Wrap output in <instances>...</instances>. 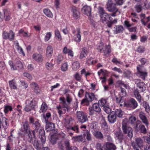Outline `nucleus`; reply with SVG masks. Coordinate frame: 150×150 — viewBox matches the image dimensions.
<instances>
[{
	"label": "nucleus",
	"instance_id": "1",
	"mask_svg": "<svg viewBox=\"0 0 150 150\" xmlns=\"http://www.w3.org/2000/svg\"><path fill=\"white\" fill-rule=\"evenodd\" d=\"M116 4L112 0H108L106 4V9L109 12H112L111 16L115 17L120 13V11L116 7Z\"/></svg>",
	"mask_w": 150,
	"mask_h": 150
},
{
	"label": "nucleus",
	"instance_id": "2",
	"mask_svg": "<svg viewBox=\"0 0 150 150\" xmlns=\"http://www.w3.org/2000/svg\"><path fill=\"white\" fill-rule=\"evenodd\" d=\"M110 15L108 13H104L100 16V20L103 23H107V26L109 28L112 27V25L116 23L117 22L116 19L112 21V18Z\"/></svg>",
	"mask_w": 150,
	"mask_h": 150
},
{
	"label": "nucleus",
	"instance_id": "3",
	"mask_svg": "<svg viewBox=\"0 0 150 150\" xmlns=\"http://www.w3.org/2000/svg\"><path fill=\"white\" fill-rule=\"evenodd\" d=\"M22 131L24 132H25L28 134V138L27 139L28 141L30 142L34 138L35 136V131L34 130L30 131L28 127V124L27 122H25L23 126L21 128Z\"/></svg>",
	"mask_w": 150,
	"mask_h": 150
},
{
	"label": "nucleus",
	"instance_id": "4",
	"mask_svg": "<svg viewBox=\"0 0 150 150\" xmlns=\"http://www.w3.org/2000/svg\"><path fill=\"white\" fill-rule=\"evenodd\" d=\"M65 126L68 131L73 130L76 132H79V128L77 125L72 127V122L73 119L69 116L65 118Z\"/></svg>",
	"mask_w": 150,
	"mask_h": 150
},
{
	"label": "nucleus",
	"instance_id": "5",
	"mask_svg": "<svg viewBox=\"0 0 150 150\" xmlns=\"http://www.w3.org/2000/svg\"><path fill=\"white\" fill-rule=\"evenodd\" d=\"M37 105V101L35 99L26 100L24 110L25 111L27 112L34 110Z\"/></svg>",
	"mask_w": 150,
	"mask_h": 150
},
{
	"label": "nucleus",
	"instance_id": "6",
	"mask_svg": "<svg viewBox=\"0 0 150 150\" xmlns=\"http://www.w3.org/2000/svg\"><path fill=\"white\" fill-rule=\"evenodd\" d=\"M128 121L127 118H125L123 120L122 123V129L124 133L127 134L128 137L131 138L133 136V131L131 127L127 126Z\"/></svg>",
	"mask_w": 150,
	"mask_h": 150
},
{
	"label": "nucleus",
	"instance_id": "7",
	"mask_svg": "<svg viewBox=\"0 0 150 150\" xmlns=\"http://www.w3.org/2000/svg\"><path fill=\"white\" fill-rule=\"evenodd\" d=\"M66 96L67 101H66L65 98L64 97H61L59 98L61 103L64 107L65 108L64 109L65 110H68V106L72 100V98L70 95L68 94H67Z\"/></svg>",
	"mask_w": 150,
	"mask_h": 150
},
{
	"label": "nucleus",
	"instance_id": "8",
	"mask_svg": "<svg viewBox=\"0 0 150 150\" xmlns=\"http://www.w3.org/2000/svg\"><path fill=\"white\" fill-rule=\"evenodd\" d=\"M76 116L78 120L81 122L84 123L88 120L87 115L82 111H77Z\"/></svg>",
	"mask_w": 150,
	"mask_h": 150
},
{
	"label": "nucleus",
	"instance_id": "9",
	"mask_svg": "<svg viewBox=\"0 0 150 150\" xmlns=\"http://www.w3.org/2000/svg\"><path fill=\"white\" fill-rule=\"evenodd\" d=\"M124 104L125 106L133 108H135L138 106L137 102L133 98H131L127 102H124Z\"/></svg>",
	"mask_w": 150,
	"mask_h": 150
},
{
	"label": "nucleus",
	"instance_id": "10",
	"mask_svg": "<svg viewBox=\"0 0 150 150\" xmlns=\"http://www.w3.org/2000/svg\"><path fill=\"white\" fill-rule=\"evenodd\" d=\"M101 110L100 108L99 107V105L98 103H95L92 105V107L89 108V114L92 115L94 113V111L99 113L100 115H101L99 112Z\"/></svg>",
	"mask_w": 150,
	"mask_h": 150
},
{
	"label": "nucleus",
	"instance_id": "11",
	"mask_svg": "<svg viewBox=\"0 0 150 150\" xmlns=\"http://www.w3.org/2000/svg\"><path fill=\"white\" fill-rule=\"evenodd\" d=\"M137 75L143 79H144L147 75V73L145 71V69L142 66L137 67Z\"/></svg>",
	"mask_w": 150,
	"mask_h": 150
},
{
	"label": "nucleus",
	"instance_id": "12",
	"mask_svg": "<svg viewBox=\"0 0 150 150\" xmlns=\"http://www.w3.org/2000/svg\"><path fill=\"white\" fill-rule=\"evenodd\" d=\"M73 33L75 34L74 36V40L77 42H80L81 40V36L79 29H78L76 30L73 31Z\"/></svg>",
	"mask_w": 150,
	"mask_h": 150
},
{
	"label": "nucleus",
	"instance_id": "13",
	"mask_svg": "<svg viewBox=\"0 0 150 150\" xmlns=\"http://www.w3.org/2000/svg\"><path fill=\"white\" fill-rule=\"evenodd\" d=\"M121 92L119 94V96L120 97L123 98L124 97H125L126 96V93L125 91V89L123 88H122V87H124L126 89H128L129 88V87L128 85L124 84L123 83H122L121 84Z\"/></svg>",
	"mask_w": 150,
	"mask_h": 150
},
{
	"label": "nucleus",
	"instance_id": "14",
	"mask_svg": "<svg viewBox=\"0 0 150 150\" xmlns=\"http://www.w3.org/2000/svg\"><path fill=\"white\" fill-rule=\"evenodd\" d=\"M53 53V50L52 47L48 46L46 49V56L48 58H51Z\"/></svg>",
	"mask_w": 150,
	"mask_h": 150
},
{
	"label": "nucleus",
	"instance_id": "15",
	"mask_svg": "<svg viewBox=\"0 0 150 150\" xmlns=\"http://www.w3.org/2000/svg\"><path fill=\"white\" fill-rule=\"evenodd\" d=\"M83 13L87 16L91 15V8L90 6L86 5L83 7L82 9Z\"/></svg>",
	"mask_w": 150,
	"mask_h": 150
},
{
	"label": "nucleus",
	"instance_id": "16",
	"mask_svg": "<svg viewBox=\"0 0 150 150\" xmlns=\"http://www.w3.org/2000/svg\"><path fill=\"white\" fill-rule=\"evenodd\" d=\"M136 83L138 82L137 85L141 89V91L143 92L146 89V85L143 82H139V80L138 79L135 80Z\"/></svg>",
	"mask_w": 150,
	"mask_h": 150
},
{
	"label": "nucleus",
	"instance_id": "17",
	"mask_svg": "<svg viewBox=\"0 0 150 150\" xmlns=\"http://www.w3.org/2000/svg\"><path fill=\"white\" fill-rule=\"evenodd\" d=\"M32 57L33 59L38 62H41L43 60L42 56L41 54L38 53L33 54Z\"/></svg>",
	"mask_w": 150,
	"mask_h": 150
},
{
	"label": "nucleus",
	"instance_id": "18",
	"mask_svg": "<svg viewBox=\"0 0 150 150\" xmlns=\"http://www.w3.org/2000/svg\"><path fill=\"white\" fill-rule=\"evenodd\" d=\"M139 116L143 123L145 124L146 125H148L149 123L148 120L145 116V113L142 112H140Z\"/></svg>",
	"mask_w": 150,
	"mask_h": 150
},
{
	"label": "nucleus",
	"instance_id": "19",
	"mask_svg": "<svg viewBox=\"0 0 150 150\" xmlns=\"http://www.w3.org/2000/svg\"><path fill=\"white\" fill-rule=\"evenodd\" d=\"M85 96V98L87 99V100L89 102L92 101L95 98V95L93 93L86 92Z\"/></svg>",
	"mask_w": 150,
	"mask_h": 150
},
{
	"label": "nucleus",
	"instance_id": "20",
	"mask_svg": "<svg viewBox=\"0 0 150 150\" xmlns=\"http://www.w3.org/2000/svg\"><path fill=\"white\" fill-rule=\"evenodd\" d=\"M46 125L45 126V129L47 131H49L54 129L55 128L54 124L51 122H45Z\"/></svg>",
	"mask_w": 150,
	"mask_h": 150
},
{
	"label": "nucleus",
	"instance_id": "21",
	"mask_svg": "<svg viewBox=\"0 0 150 150\" xmlns=\"http://www.w3.org/2000/svg\"><path fill=\"white\" fill-rule=\"evenodd\" d=\"M108 119L109 122L113 123L116 120V117L115 114L112 113L108 115Z\"/></svg>",
	"mask_w": 150,
	"mask_h": 150
},
{
	"label": "nucleus",
	"instance_id": "22",
	"mask_svg": "<svg viewBox=\"0 0 150 150\" xmlns=\"http://www.w3.org/2000/svg\"><path fill=\"white\" fill-rule=\"evenodd\" d=\"M114 29L113 31L115 34L122 33L124 30L123 27L121 25H115Z\"/></svg>",
	"mask_w": 150,
	"mask_h": 150
},
{
	"label": "nucleus",
	"instance_id": "23",
	"mask_svg": "<svg viewBox=\"0 0 150 150\" xmlns=\"http://www.w3.org/2000/svg\"><path fill=\"white\" fill-rule=\"evenodd\" d=\"M92 133L93 135L96 138L101 139L103 137L102 133L98 130L96 131L93 130Z\"/></svg>",
	"mask_w": 150,
	"mask_h": 150
},
{
	"label": "nucleus",
	"instance_id": "24",
	"mask_svg": "<svg viewBox=\"0 0 150 150\" xmlns=\"http://www.w3.org/2000/svg\"><path fill=\"white\" fill-rule=\"evenodd\" d=\"M8 120L5 117H2V121H1V126L2 125L3 127L5 129L7 128L8 125Z\"/></svg>",
	"mask_w": 150,
	"mask_h": 150
},
{
	"label": "nucleus",
	"instance_id": "25",
	"mask_svg": "<svg viewBox=\"0 0 150 150\" xmlns=\"http://www.w3.org/2000/svg\"><path fill=\"white\" fill-rule=\"evenodd\" d=\"M72 11L73 17L76 19H77L79 17V13L76 8L75 7H72Z\"/></svg>",
	"mask_w": 150,
	"mask_h": 150
},
{
	"label": "nucleus",
	"instance_id": "26",
	"mask_svg": "<svg viewBox=\"0 0 150 150\" xmlns=\"http://www.w3.org/2000/svg\"><path fill=\"white\" fill-rule=\"evenodd\" d=\"M106 150H115L116 148L115 146L113 144L108 142L106 144Z\"/></svg>",
	"mask_w": 150,
	"mask_h": 150
},
{
	"label": "nucleus",
	"instance_id": "27",
	"mask_svg": "<svg viewBox=\"0 0 150 150\" xmlns=\"http://www.w3.org/2000/svg\"><path fill=\"white\" fill-rule=\"evenodd\" d=\"M80 64L79 62L76 61L73 62L72 65L71 67L72 69L76 71L80 68Z\"/></svg>",
	"mask_w": 150,
	"mask_h": 150
},
{
	"label": "nucleus",
	"instance_id": "28",
	"mask_svg": "<svg viewBox=\"0 0 150 150\" xmlns=\"http://www.w3.org/2000/svg\"><path fill=\"white\" fill-rule=\"evenodd\" d=\"M83 137H84L88 141L91 140V135L90 132L87 130L84 131Z\"/></svg>",
	"mask_w": 150,
	"mask_h": 150
},
{
	"label": "nucleus",
	"instance_id": "29",
	"mask_svg": "<svg viewBox=\"0 0 150 150\" xmlns=\"http://www.w3.org/2000/svg\"><path fill=\"white\" fill-rule=\"evenodd\" d=\"M73 138L76 141H81L83 142H85L86 140L85 137H83V135L74 137Z\"/></svg>",
	"mask_w": 150,
	"mask_h": 150
},
{
	"label": "nucleus",
	"instance_id": "30",
	"mask_svg": "<svg viewBox=\"0 0 150 150\" xmlns=\"http://www.w3.org/2000/svg\"><path fill=\"white\" fill-rule=\"evenodd\" d=\"M43 11L47 17L49 18H52L53 17V15L51 11L48 9H44Z\"/></svg>",
	"mask_w": 150,
	"mask_h": 150
},
{
	"label": "nucleus",
	"instance_id": "31",
	"mask_svg": "<svg viewBox=\"0 0 150 150\" xmlns=\"http://www.w3.org/2000/svg\"><path fill=\"white\" fill-rule=\"evenodd\" d=\"M4 12L5 20L6 21L9 20L10 19V12L7 9H4Z\"/></svg>",
	"mask_w": 150,
	"mask_h": 150
},
{
	"label": "nucleus",
	"instance_id": "32",
	"mask_svg": "<svg viewBox=\"0 0 150 150\" xmlns=\"http://www.w3.org/2000/svg\"><path fill=\"white\" fill-rule=\"evenodd\" d=\"M134 95L135 97L138 100L139 102H141L142 100V97L139 94L138 91L137 90H135L134 91Z\"/></svg>",
	"mask_w": 150,
	"mask_h": 150
},
{
	"label": "nucleus",
	"instance_id": "33",
	"mask_svg": "<svg viewBox=\"0 0 150 150\" xmlns=\"http://www.w3.org/2000/svg\"><path fill=\"white\" fill-rule=\"evenodd\" d=\"M47 107L45 103H43L42 104L40 109L39 110L40 113L45 112L47 109Z\"/></svg>",
	"mask_w": 150,
	"mask_h": 150
},
{
	"label": "nucleus",
	"instance_id": "34",
	"mask_svg": "<svg viewBox=\"0 0 150 150\" xmlns=\"http://www.w3.org/2000/svg\"><path fill=\"white\" fill-rule=\"evenodd\" d=\"M87 53V49L86 48H83L81 52L79 57L80 58L82 59L86 57Z\"/></svg>",
	"mask_w": 150,
	"mask_h": 150
},
{
	"label": "nucleus",
	"instance_id": "35",
	"mask_svg": "<svg viewBox=\"0 0 150 150\" xmlns=\"http://www.w3.org/2000/svg\"><path fill=\"white\" fill-rule=\"evenodd\" d=\"M56 108L58 110V112L60 115H61L62 113H64L66 111L64 110V109L65 108L63 105L62 107L60 105H59Z\"/></svg>",
	"mask_w": 150,
	"mask_h": 150
},
{
	"label": "nucleus",
	"instance_id": "36",
	"mask_svg": "<svg viewBox=\"0 0 150 150\" xmlns=\"http://www.w3.org/2000/svg\"><path fill=\"white\" fill-rule=\"evenodd\" d=\"M111 51V47L110 45H108L105 47V49H103V52L105 55H106L107 54H109Z\"/></svg>",
	"mask_w": 150,
	"mask_h": 150
},
{
	"label": "nucleus",
	"instance_id": "37",
	"mask_svg": "<svg viewBox=\"0 0 150 150\" xmlns=\"http://www.w3.org/2000/svg\"><path fill=\"white\" fill-rule=\"evenodd\" d=\"M91 128L92 132L93 130L94 131L98 130V125L97 122L95 121L92 122L91 123Z\"/></svg>",
	"mask_w": 150,
	"mask_h": 150
},
{
	"label": "nucleus",
	"instance_id": "38",
	"mask_svg": "<svg viewBox=\"0 0 150 150\" xmlns=\"http://www.w3.org/2000/svg\"><path fill=\"white\" fill-rule=\"evenodd\" d=\"M116 116L119 117H121L123 114V112L120 109H117L115 113Z\"/></svg>",
	"mask_w": 150,
	"mask_h": 150
},
{
	"label": "nucleus",
	"instance_id": "39",
	"mask_svg": "<svg viewBox=\"0 0 150 150\" xmlns=\"http://www.w3.org/2000/svg\"><path fill=\"white\" fill-rule=\"evenodd\" d=\"M9 85L10 88L13 89H16L17 88L16 85V83L14 80L10 81H9Z\"/></svg>",
	"mask_w": 150,
	"mask_h": 150
},
{
	"label": "nucleus",
	"instance_id": "40",
	"mask_svg": "<svg viewBox=\"0 0 150 150\" xmlns=\"http://www.w3.org/2000/svg\"><path fill=\"white\" fill-rule=\"evenodd\" d=\"M98 103L100 105L103 107L108 105L106 100L103 98L100 100L98 102Z\"/></svg>",
	"mask_w": 150,
	"mask_h": 150
},
{
	"label": "nucleus",
	"instance_id": "41",
	"mask_svg": "<svg viewBox=\"0 0 150 150\" xmlns=\"http://www.w3.org/2000/svg\"><path fill=\"white\" fill-rule=\"evenodd\" d=\"M12 107L9 105H6L4 106V111L5 113H7L9 111L12 110Z\"/></svg>",
	"mask_w": 150,
	"mask_h": 150
},
{
	"label": "nucleus",
	"instance_id": "42",
	"mask_svg": "<svg viewBox=\"0 0 150 150\" xmlns=\"http://www.w3.org/2000/svg\"><path fill=\"white\" fill-rule=\"evenodd\" d=\"M104 47L103 43V42H101L100 43L98 44L97 45V49L99 50L100 52L103 51Z\"/></svg>",
	"mask_w": 150,
	"mask_h": 150
},
{
	"label": "nucleus",
	"instance_id": "43",
	"mask_svg": "<svg viewBox=\"0 0 150 150\" xmlns=\"http://www.w3.org/2000/svg\"><path fill=\"white\" fill-rule=\"evenodd\" d=\"M136 120V118L134 116L132 115L129 117V120L128 119V121L127 124H128L129 123L133 124L135 122Z\"/></svg>",
	"mask_w": 150,
	"mask_h": 150
},
{
	"label": "nucleus",
	"instance_id": "44",
	"mask_svg": "<svg viewBox=\"0 0 150 150\" xmlns=\"http://www.w3.org/2000/svg\"><path fill=\"white\" fill-rule=\"evenodd\" d=\"M68 68V64L65 62L62 64L61 67V70L63 71H65L67 70Z\"/></svg>",
	"mask_w": 150,
	"mask_h": 150
},
{
	"label": "nucleus",
	"instance_id": "45",
	"mask_svg": "<svg viewBox=\"0 0 150 150\" xmlns=\"http://www.w3.org/2000/svg\"><path fill=\"white\" fill-rule=\"evenodd\" d=\"M15 36V33L12 30H10L9 31L8 38V39L10 41H12L14 39Z\"/></svg>",
	"mask_w": 150,
	"mask_h": 150
},
{
	"label": "nucleus",
	"instance_id": "46",
	"mask_svg": "<svg viewBox=\"0 0 150 150\" xmlns=\"http://www.w3.org/2000/svg\"><path fill=\"white\" fill-rule=\"evenodd\" d=\"M55 37L57 38L58 40L61 41L62 40V36L60 34V32L58 30H55Z\"/></svg>",
	"mask_w": 150,
	"mask_h": 150
},
{
	"label": "nucleus",
	"instance_id": "47",
	"mask_svg": "<svg viewBox=\"0 0 150 150\" xmlns=\"http://www.w3.org/2000/svg\"><path fill=\"white\" fill-rule=\"evenodd\" d=\"M115 137L117 139H121L122 138L123 135L122 132L120 131L116 132L115 134Z\"/></svg>",
	"mask_w": 150,
	"mask_h": 150
},
{
	"label": "nucleus",
	"instance_id": "48",
	"mask_svg": "<svg viewBox=\"0 0 150 150\" xmlns=\"http://www.w3.org/2000/svg\"><path fill=\"white\" fill-rule=\"evenodd\" d=\"M139 129L140 132L144 134H146V129L144 126L143 125H140L139 126Z\"/></svg>",
	"mask_w": 150,
	"mask_h": 150
},
{
	"label": "nucleus",
	"instance_id": "49",
	"mask_svg": "<svg viewBox=\"0 0 150 150\" xmlns=\"http://www.w3.org/2000/svg\"><path fill=\"white\" fill-rule=\"evenodd\" d=\"M136 142L137 144L139 147H141L143 146V142L142 140L139 138L136 139Z\"/></svg>",
	"mask_w": 150,
	"mask_h": 150
},
{
	"label": "nucleus",
	"instance_id": "50",
	"mask_svg": "<svg viewBox=\"0 0 150 150\" xmlns=\"http://www.w3.org/2000/svg\"><path fill=\"white\" fill-rule=\"evenodd\" d=\"M101 127L104 129H106L107 128V123L105 121V120L104 118H103L101 122Z\"/></svg>",
	"mask_w": 150,
	"mask_h": 150
},
{
	"label": "nucleus",
	"instance_id": "51",
	"mask_svg": "<svg viewBox=\"0 0 150 150\" xmlns=\"http://www.w3.org/2000/svg\"><path fill=\"white\" fill-rule=\"evenodd\" d=\"M52 35V34L51 32H49L47 33L45 37L44 41L45 42L48 41L51 38Z\"/></svg>",
	"mask_w": 150,
	"mask_h": 150
},
{
	"label": "nucleus",
	"instance_id": "52",
	"mask_svg": "<svg viewBox=\"0 0 150 150\" xmlns=\"http://www.w3.org/2000/svg\"><path fill=\"white\" fill-rule=\"evenodd\" d=\"M54 64L48 62L46 63L45 66L46 68L49 70H52Z\"/></svg>",
	"mask_w": 150,
	"mask_h": 150
},
{
	"label": "nucleus",
	"instance_id": "53",
	"mask_svg": "<svg viewBox=\"0 0 150 150\" xmlns=\"http://www.w3.org/2000/svg\"><path fill=\"white\" fill-rule=\"evenodd\" d=\"M124 74L126 77H129L132 76V74L131 72L128 70L125 71L124 72Z\"/></svg>",
	"mask_w": 150,
	"mask_h": 150
},
{
	"label": "nucleus",
	"instance_id": "54",
	"mask_svg": "<svg viewBox=\"0 0 150 150\" xmlns=\"http://www.w3.org/2000/svg\"><path fill=\"white\" fill-rule=\"evenodd\" d=\"M33 144L35 148L38 150H41L40 148V145L37 141H35Z\"/></svg>",
	"mask_w": 150,
	"mask_h": 150
},
{
	"label": "nucleus",
	"instance_id": "55",
	"mask_svg": "<svg viewBox=\"0 0 150 150\" xmlns=\"http://www.w3.org/2000/svg\"><path fill=\"white\" fill-rule=\"evenodd\" d=\"M103 109L104 111L107 113H109L111 111L110 108L108 107V105L103 107Z\"/></svg>",
	"mask_w": 150,
	"mask_h": 150
},
{
	"label": "nucleus",
	"instance_id": "56",
	"mask_svg": "<svg viewBox=\"0 0 150 150\" xmlns=\"http://www.w3.org/2000/svg\"><path fill=\"white\" fill-rule=\"evenodd\" d=\"M141 20V21L143 25H146V23L143 20V19L145 18V15L144 14H141L140 15Z\"/></svg>",
	"mask_w": 150,
	"mask_h": 150
},
{
	"label": "nucleus",
	"instance_id": "57",
	"mask_svg": "<svg viewBox=\"0 0 150 150\" xmlns=\"http://www.w3.org/2000/svg\"><path fill=\"white\" fill-rule=\"evenodd\" d=\"M98 12L100 16L103 14L106 13L104 10L103 8L101 7H99L98 8Z\"/></svg>",
	"mask_w": 150,
	"mask_h": 150
},
{
	"label": "nucleus",
	"instance_id": "58",
	"mask_svg": "<svg viewBox=\"0 0 150 150\" xmlns=\"http://www.w3.org/2000/svg\"><path fill=\"white\" fill-rule=\"evenodd\" d=\"M9 33L4 31H3L2 33V37L3 39H7L8 38Z\"/></svg>",
	"mask_w": 150,
	"mask_h": 150
},
{
	"label": "nucleus",
	"instance_id": "59",
	"mask_svg": "<svg viewBox=\"0 0 150 150\" xmlns=\"http://www.w3.org/2000/svg\"><path fill=\"white\" fill-rule=\"evenodd\" d=\"M33 124L35 126L36 129L38 130L39 129H40V124L38 120H35V121Z\"/></svg>",
	"mask_w": 150,
	"mask_h": 150
},
{
	"label": "nucleus",
	"instance_id": "60",
	"mask_svg": "<svg viewBox=\"0 0 150 150\" xmlns=\"http://www.w3.org/2000/svg\"><path fill=\"white\" fill-rule=\"evenodd\" d=\"M18 51L20 54H22L23 56L25 55V54L23 52V49L21 47H18L17 48Z\"/></svg>",
	"mask_w": 150,
	"mask_h": 150
},
{
	"label": "nucleus",
	"instance_id": "61",
	"mask_svg": "<svg viewBox=\"0 0 150 150\" xmlns=\"http://www.w3.org/2000/svg\"><path fill=\"white\" fill-rule=\"evenodd\" d=\"M16 65L19 69H22L23 68V65L20 61H17Z\"/></svg>",
	"mask_w": 150,
	"mask_h": 150
},
{
	"label": "nucleus",
	"instance_id": "62",
	"mask_svg": "<svg viewBox=\"0 0 150 150\" xmlns=\"http://www.w3.org/2000/svg\"><path fill=\"white\" fill-rule=\"evenodd\" d=\"M145 50V48L143 46H139L137 49V52L139 53L143 52Z\"/></svg>",
	"mask_w": 150,
	"mask_h": 150
},
{
	"label": "nucleus",
	"instance_id": "63",
	"mask_svg": "<svg viewBox=\"0 0 150 150\" xmlns=\"http://www.w3.org/2000/svg\"><path fill=\"white\" fill-rule=\"evenodd\" d=\"M18 83L20 84L21 86H23L25 88H26L28 87V84L27 83L25 82L24 81H19Z\"/></svg>",
	"mask_w": 150,
	"mask_h": 150
},
{
	"label": "nucleus",
	"instance_id": "64",
	"mask_svg": "<svg viewBox=\"0 0 150 150\" xmlns=\"http://www.w3.org/2000/svg\"><path fill=\"white\" fill-rule=\"evenodd\" d=\"M33 148L31 146L28 145L25 146L24 149L23 150H33Z\"/></svg>",
	"mask_w": 150,
	"mask_h": 150
}]
</instances>
